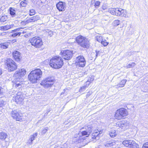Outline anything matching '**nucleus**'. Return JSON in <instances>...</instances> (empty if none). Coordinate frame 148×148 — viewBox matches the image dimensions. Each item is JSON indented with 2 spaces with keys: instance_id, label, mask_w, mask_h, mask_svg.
<instances>
[{
  "instance_id": "nucleus-25",
  "label": "nucleus",
  "mask_w": 148,
  "mask_h": 148,
  "mask_svg": "<svg viewBox=\"0 0 148 148\" xmlns=\"http://www.w3.org/2000/svg\"><path fill=\"white\" fill-rule=\"evenodd\" d=\"M8 136L7 133L4 132H1L0 133V139H1L5 140Z\"/></svg>"
},
{
  "instance_id": "nucleus-37",
  "label": "nucleus",
  "mask_w": 148,
  "mask_h": 148,
  "mask_svg": "<svg viewBox=\"0 0 148 148\" xmlns=\"http://www.w3.org/2000/svg\"><path fill=\"white\" fill-rule=\"evenodd\" d=\"M136 65V64L134 62H132L131 64H128L126 66V67L127 68H129L131 67H133L135 66Z\"/></svg>"
},
{
  "instance_id": "nucleus-42",
  "label": "nucleus",
  "mask_w": 148,
  "mask_h": 148,
  "mask_svg": "<svg viewBox=\"0 0 148 148\" xmlns=\"http://www.w3.org/2000/svg\"><path fill=\"white\" fill-rule=\"evenodd\" d=\"M88 87V86L87 85L83 86L81 87V88L79 89V91L80 92L84 91L86 89V88Z\"/></svg>"
},
{
  "instance_id": "nucleus-28",
  "label": "nucleus",
  "mask_w": 148,
  "mask_h": 148,
  "mask_svg": "<svg viewBox=\"0 0 148 148\" xmlns=\"http://www.w3.org/2000/svg\"><path fill=\"white\" fill-rule=\"evenodd\" d=\"M45 33L46 34L50 37H51L53 35V32L51 30L49 29H47L45 30Z\"/></svg>"
},
{
  "instance_id": "nucleus-56",
  "label": "nucleus",
  "mask_w": 148,
  "mask_h": 148,
  "mask_svg": "<svg viewBox=\"0 0 148 148\" xmlns=\"http://www.w3.org/2000/svg\"><path fill=\"white\" fill-rule=\"evenodd\" d=\"M95 2V0H92L91 2V4L92 5L93 3H94Z\"/></svg>"
},
{
  "instance_id": "nucleus-57",
  "label": "nucleus",
  "mask_w": 148,
  "mask_h": 148,
  "mask_svg": "<svg viewBox=\"0 0 148 148\" xmlns=\"http://www.w3.org/2000/svg\"><path fill=\"white\" fill-rule=\"evenodd\" d=\"M12 41L13 43H14L16 42V39L13 40Z\"/></svg>"
},
{
  "instance_id": "nucleus-8",
  "label": "nucleus",
  "mask_w": 148,
  "mask_h": 148,
  "mask_svg": "<svg viewBox=\"0 0 148 148\" xmlns=\"http://www.w3.org/2000/svg\"><path fill=\"white\" fill-rule=\"evenodd\" d=\"M62 57L64 59L66 60H69L72 58L73 55L72 51L69 50H63L61 52Z\"/></svg>"
},
{
  "instance_id": "nucleus-22",
  "label": "nucleus",
  "mask_w": 148,
  "mask_h": 148,
  "mask_svg": "<svg viewBox=\"0 0 148 148\" xmlns=\"http://www.w3.org/2000/svg\"><path fill=\"white\" fill-rule=\"evenodd\" d=\"M14 26V25L12 24L8 25H6L0 27V30H7L11 28Z\"/></svg>"
},
{
  "instance_id": "nucleus-7",
  "label": "nucleus",
  "mask_w": 148,
  "mask_h": 148,
  "mask_svg": "<svg viewBox=\"0 0 148 148\" xmlns=\"http://www.w3.org/2000/svg\"><path fill=\"white\" fill-rule=\"evenodd\" d=\"M13 81V87L18 89H20L23 84L22 81V79L21 77H16Z\"/></svg>"
},
{
  "instance_id": "nucleus-54",
  "label": "nucleus",
  "mask_w": 148,
  "mask_h": 148,
  "mask_svg": "<svg viewBox=\"0 0 148 148\" xmlns=\"http://www.w3.org/2000/svg\"><path fill=\"white\" fill-rule=\"evenodd\" d=\"M90 83V82L88 80V81L86 82V85H87V86H89V85Z\"/></svg>"
},
{
  "instance_id": "nucleus-39",
  "label": "nucleus",
  "mask_w": 148,
  "mask_h": 148,
  "mask_svg": "<svg viewBox=\"0 0 148 148\" xmlns=\"http://www.w3.org/2000/svg\"><path fill=\"white\" fill-rule=\"evenodd\" d=\"M100 2L98 1H96L94 5L95 7L96 8H98L100 5Z\"/></svg>"
},
{
  "instance_id": "nucleus-9",
  "label": "nucleus",
  "mask_w": 148,
  "mask_h": 148,
  "mask_svg": "<svg viewBox=\"0 0 148 148\" xmlns=\"http://www.w3.org/2000/svg\"><path fill=\"white\" fill-rule=\"evenodd\" d=\"M9 71H12L17 68V65L15 62L12 60L8 59L6 62Z\"/></svg>"
},
{
  "instance_id": "nucleus-1",
  "label": "nucleus",
  "mask_w": 148,
  "mask_h": 148,
  "mask_svg": "<svg viewBox=\"0 0 148 148\" xmlns=\"http://www.w3.org/2000/svg\"><path fill=\"white\" fill-rule=\"evenodd\" d=\"M42 72L39 69H37L31 71L28 75V78L30 82L32 83L37 82L41 77Z\"/></svg>"
},
{
  "instance_id": "nucleus-34",
  "label": "nucleus",
  "mask_w": 148,
  "mask_h": 148,
  "mask_svg": "<svg viewBox=\"0 0 148 148\" xmlns=\"http://www.w3.org/2000/svg\"><path fill=\"white\" fill-rule=\"evenodd\" d=\"M120 21L118 20H116L114 21L113 22V25L115 26L118 25L120 23Z\"/></svg>"
},
{
  "instance_id": "nucleus-48",
  "label": "nucleus",
  "mask_w": 148,
  "mask_h": 148,
  "mask_svg": "<svg viewBox=\"0 0 148 148\" xmlns=\"http://www.w3.org/2000/svg\"><path fill=\"white\" fill-rule=\"evenodd\" d=\"M102 8L103 10H105L107 8V6L106 4H103L102 6Z\"/></svg>"
},
{
  "instance_id": "nucleus-20",
  "label": "nucleus",
  "mask_w": 148,
  "mask_h": 148,
  "mask_svg": "<svg viewBox=\"0 0 148 148\" xmlns=\"http://www.w3.org/2000/svg\"><path fill=\"white\" fill-rule=\"evenodd\" d=\"M134 141L132 140H126L123 141L122 143L123 145L126 147H130L132 143Z\"/></svg>"
},
{
  "instance_id": "nucleus-2",
  "label": "nucleus",
  "mask_w": 148,
  "mask_h": 148,
  "mask_svg": "<svg viewBox=\"0 0 148 148\" xmlns=\"http://www.w3.org/2000/svg\"><path fill=\"white\" fill-rule=\"evenodd\" d=\"M63 64L62 58L59 56H55L53 57L50 60L49 65L54 69L60 68Z\"/></svg>"
},
{
  "instance_id": "nucleus-32",
  "label": "nucleus",
  "mask_w": 148,
  "mask_h": 148,
  "mask_svg": "<svg viewBox=\"0 0 148 148\" xmlns=\"http://www.w3.org/2000/svg\"><path fill=\"white\" fill-rule=\"evenodd\" d=\"M85 129L86 130L85 131L87 132L89 135L91 133L92 130V128L90 127H88V126L85 127Z\"/></svg>"
},
{
  "instance_id": "nucleus-18",
  "label": "nucleus",
  "mask_w": 148,
  "mask_h": 148,
  "mask_svg": "<svg viewBox=\"0 0 148 148\" xmlns=\"http://www.w3.org/2000/svg\"><path fill=\"white\" fill-rule=\"evenodd\" d=\"M37 134L38 133H36L33 135H31L30 136L29 139L27 142V143L29 145H32L33 143L32 142L33 140L35 139L36 138Z\"/></svg>"
},
{
  "instance_id": "nucleus-41",
  "label": "nucleus",
  "mask_w": 148,
  "mask_h": 148,
  "mask_svg": "<svg viewBox=\"0 0 148 148\" xmlns=\"http://www.w3.org/2000/svg\"><path fill=\"white\" fill-rule=\"evenodd\" d=\"M101 43L103 45L105 46H106L108 44V43L107 42L106 40L104 39H103Z\"/></svg>"
},
{
  "instance_id": "nucleus-36",
  "label": "nucleus",
  "mask_w": 148,
  "mask_h": 148,
  "mask_svg": "<svg viewBox=\"0 0 148 148\" xmlns=\"http://www.w3.org/2000/svg\"><path fill=\"white\" fill-rule=\"evenodd\" d=\"M96 38L98 41L101 42L103 39V37L100 35L97 36L96 37Z\"/></svg>"
},
{
  "instance_id": "nucleus-6",
  "label": "nucleus",
  "mask_w": 148,
  "mask_h": 148,
  "mask_svg": "<svg viewBox=\"0 0 148 148\" xmlns=\"http://www.w3.org/2000/svg\"><path fill=\"white\" fill-rule=\"evenodd\" d=\"M54 82V80L52 79L51 77H48L43 80L40 84L45 88H48L53 85Z\"/></svg>"
},
{
  "instance_id": "nucleus-46",
  "label": "nucleus",
  "mask_w": 148,
  "mask_h": 148,
  "mask_svg": "<svg viewBox=\"0 0 148 148\" xmlns=\"http://www.w3.org/2000/svg\"><path fill=\"white\" fill-rule=\"evenodd\" d=\"M96 51V54H95V59L98 56H100V54L101 53L99 51Z\"/></svg>"
},
{
  "instance_id": "nucleus-27",
  "label": "nucleus",
  "mask_w": 148,
  "mask_h": 148,
  "mask_svg": "<svg viewBox=\"0 0 148 148\" xmlns=\"http://www.w3.org/2000/svg\"><path fill=\"white\" fill-rule=\"evenodd\" d=\"M101 134L100 133L97 134V132H96L95 133H93L92 135V138L96 140L99 139V137L100 136Z\"/></svg>"
},
{
  "instance_id": "nucleus-17",
  "label": "nucleus",
  "mask_w": 148,
  "mask_h": 148,
  "mask_svg": "<svg viewBox=\"0 0 148 148\" xmlns=\"http://www.w3.org/2000/svg\"><path fill=\"white\" fill-rule=\"evenodd\" d=\"M15 102L17 103H19L22 102L23 100V95L20 94L18 93L14 98Z\"/></svg>"
},
{
  "instance_id": "nucleus-49",
  "label": "nucleus",
  "mask_w": 148,
  "mask_h": 148,
  "mask_svg": "<svg viewBox=\"0 0 148 148\" xmlns=\"http://www.w3.org/2000/svg\"><path fill=\"white\" fill-rule=\"evenodd\" d=\"M3 103L4 101L0 99V108L3 106Z\"/></svg>"
},
{
  "instance_id": "nucleus-16",
  "label": "nucleus",
  "mask_w": 148,
  "mask_h": 148,
  "mask_svg": "<svg viewBox=\"0 0 148 148\" xmlns=\"http://www.w3.org/2000/svg\"><path fill=\"white\" fill-rule=\"evenodd\" d=\"M39 19V17L38 16H35L32 17L30 18H28L25 21V24L29 23L35 22L37 21Z\"/></svg>"
},
{
  "instance_id": "nucleus-11",
  "label": "nucleus",
  "mask_w": 148,
  "mask_h": 148,
  "mask_svg": "<svg viewBox=\"0 0 148 148\" xmlns=\"http://www.w3.org/2000/svg\"><path fill=\"white\" fill-rule=\"evenodd\" d=\"M12 117L17 121H20L22 119V114L19 111L14 110L12 111L11 113Z\"/></svg>"
},
{
  "instance_id": "nucleus-31",
  "label": "nucleus",
  "mask_w": 148,
  "mask_h": 148,
  "mask_svg": "<svg viewBox=\"0 0 148 148\" xmlns=\"http://www.w3.org/2000/svg\"><path fill=\"white\" fill-rule=\"evenodd\" d=\"M37 5L39 7L42 8L45 5V3L41 1H38L36 3Z\"/></svg>"
},
{
  "instance_id": "nucleus-44",
  "label": "nucleus",
  "mask_w": 148,
  "mask_h": 148,
  "mask_svg": "<svg viewBox=\"0 0 148 148\" xmlns=\"http://www.w3.org/2000/svg\"><path fill=\"white\" fill-rule=\"evenodd\" d=\"M81 133L82 136H83L89 135L87 133V132H86L85 130L82 131L81 132Z\"/></svg>"
},
{
  "instance_id": "nucleus-26",
  "label": "nucleus",
  "mask_w": 148,
  "mask_h": 148,
  "mask_svg": "<svg viewBox=\"0 0 148 148\" xmlns=\"http://www.w3.org/2000/svg\"><path fill=\"white\" fill-rule=\"evenodd\" d=\"M109 134L111 137H114L116 135L117 133L115 130H112L110 131Z\"/></svg>"
},
{
  "instance_id": "nucleus-14",
  "label": "nucleus",
  "mask_w": 148,
  "mask_h": 148,
  "mask_svg": "<svg viewBox=\"0 0 148 148\" xmlns=\"http://www.w3.org/2000/svg\"><path fill=\"white\" fill-rule=\"evenodd\" d=\"M13 56L15 60L17 61H19L21 59L22 57L21 53L17 51H14L13 53Z\"/></svg>"
},
{
  "instance_id": "nucleus-55",
  "label": "nucleus",
  "mask_w": 148,
  "mask_h": 148,
  "mask_svg": "<svg viewBox=\"0 0 148 148\" xmlns=\"http://www.w3.org/2000/svg\"><path fill=\"white\" fill-rule=\"evenodd\" d=\"M2 71L0 67V76L2 74Z\"/></svg>"
},
{
  "instance_id": "nucleus-29",
  "label": "nucleus",
  "mask_w": 148,
  "mask_h": 148,
  "mask_svg": "<svg viewBox=\"0 0 148 148\" xmlns=\"http://www.w3.org/2000/svg\"><path fill=\"white\" fill-rule=\"evenodd\" d=\"M115 10L116 9L111 8L108 9V12L112 14L116 15V14Z\"/></svg>"
},
{
  "instance_id": "nucleus-51",
  "label": "nucleus",
  "mask_w": 148,
  "mask_h": 148,
  "mask_svg": "<svg viewBox=\"0 0 148 148\" xmlns=\"http://www.w3.org/2000/svg\"><path fill=\"white\" fill-rule=\"evenodd\" d=\"M54 147V148H66L64 147H61L59 146H58L56 145H55Z\"/></svg>"
},
{
  "instance_id": "nucleus-47",
  "label": "nucleus",
  "mask_w": 148,
  "mask_h": 148,
  "mask_svg": "<svg viewBox=\"0 0 148 148\" xmlns=\"http://www.w3.org/2000/svg\"><path fill=\"white\" fill-rule=\"evenodd\" d=\"M142 148H148V143H145L143 146Z\"/></svg>"
},
{
  "instance_id": "nucleus-45",
  "label": "nucleus",
  "mask_w": 148,
  "mask_h": 148,
  "mask_svg": "<svg viewBox=\"0 0 148 148\" xmlns=\"http://www.w3.org/2000/svg\"><path fill=\"white\" fill-rule=\"evenodd\" d=\"M35 13V11L34 10H30V16L34 15Z\"/></svg>"
},
{
  "instance_id": "nucleus-10",
  "label": "nucleus",
  "mask_w": 148,
  "mask_h": 148,
  "mask_svg": "<svg viewBox=\"0 0 148 148\" xmlns=\"http://www.w3.org/2000/svg\"><path fill=\"white\" fill-rule=\"evenodd\" d=\"M86 64V61L83 56H79L76 57V64L77 66L81 67H84Z\"/></svg>"
},
{
  "instance_id": "nucleus-15",
  "label": "nucleus",
  "mask_w": 148,
  "mask_h": 148,
  "mask_svg": "<svg viewBox=\"0 0 148 148\" xmlns=\"http://www.w3.org/2000/svg\"><path fill=\"white\" fill-rule=\"evenodd\" d=\"M65 3L60 1L56 4V7L59 11H63L65 10Z\"/></svg>"
},
{
  "instance_id": "nucleus-19",
  "label": "nucleus",
  "mask_w": 148,
  "mask_h": 148,
  "mask_svg": "<svg viewBox=\"0 0 148 148\" xmlns=\"http://www.w3.org/2000/svg\"><path fill=\"white\" fill-rule=\"evenodd\" d=\"M127 80L125 79L122 80L117 85L115 86V87L118 89L119 88L123 87L127 82Z\"/></svg>"
},
{
  "instance_id": "nucleus-58",
  "label": "nucleus",
  "mask_w": 148,
  "mask_h": 148,
  "mask_svg": "<svg viewBox=\"0 0 148 148\" xmlns=\"http://www.w3.org/2000/svg\"><path fill=\"white\" fill-rule=\"evenodd\" d=\"M20 28H17V29H16V31L17 32L18 31H19L20 30Z\"/></svg>"
},
{
  "instance_id": "nucleus-12",
  "label": "nucleus",
  "mask_w": 148,
  "mask_h": 148,
  "mask_svg": "<svg viewBox=\"0 0 148 148\" xmlns=\"http://www.w3.org/2000/svg\"><path fill=\"white\" fill-rule=\"evenodd\" d=\"M26 73V71L24 69H19L16 71L14 75L16 77H21L23 76Z\"/></svg>"
},
{
  "instance_id": "nucleus-3",
  "label": "nucleus",
  "mask_w": 148,
  "mask_h": 148,
  "mask_svg": "<svg viewBox=\"0 0 148 148\" xmlns=\"http://www.w3.org/2000/svg\"><path fill=\"white\" fill-rule=\"evenodd\" d=\"M77 42L81 47L88 49L90 46V42L88 39L82 36H77L76 39Z\"/></svg>"
},
{
  "instance_id": "nucleus-60",
  "label": "nucleus",
  "mask_w": 148,
  "mask_h": 148,
  "mask_svg": "<svg viewBox=\"0 0 148 148\" xmlns=\"http://www.w3.org/2000/svg\"><path fill=\"white\" fill-rule=\"evenodd\" d=\"M25 33V32L24 31H23V32H22V33L23 34H24Z\"/></svg>"
},
{
  "instance_id": "nucleus-21",
  "label": "nucleus",
  "mask_w": 148,
  "mask_h": 148,
  "mask_svg": "<svg viewBox=\"0 0 148 148\" xmlns=\"http://www.w3.org/2000/svg\"><path fill=\"white\" fill-rule=\"evenodd\" d=\"M116 143L114 140H111L107 142L106 143L104 144L105 146L106 147H112L115 145Z\"/></svg>"
},
{
  "instance_id": "nucleus-5",
  "label": "nucleus",
  "mask_w": 148,
  "mask_h": 148,
  "mask_svg": "<svg viewBox=\"0 0 148 148\" xmlns=\"http://www.w3.org/2000/svg\"><path fill=\"white\" fill-rule=\"evenodd\" d=\"M128 114V112L126 109L121 108L116 110L114 117L116 119L119 120L124 118Z\"/></svg>"
},
{
  "instance_id": "nucleus-4",
  "label": "nucleus",
  "mask_w": 148,
  "mask_h": 148,
  "mask_svg": "<svg viewBox=\"0 0 148 148\" xmlns=\"http://www.w3.org/2000/svg\"><path fill=\"white\" fill-rule=\"evenodd\" d=\"M29 41L32 46L36 48L40 47L43 45L42 38L38 36L30 38Z\"/></svg>"
},
{
  "instance_id": "nucleus-13",
  "label": "nucleus",
  "mask_w": 148,
  "mask_h": 148,
  "mask_svg": "<svg viewBox=\"0 0 148 148\" xmlns=\"http://www.w3.org/2000/svg\"><path fill=\"white\" fill-rule=\"evenodd\" d=\"M129 123L127 121H122L118 124V126L123 130L127 129L129 126Z\"/></svg>"
},
{
  "instance_id": "nucleus-62",
  "label": "nucleus",
  "mask_w": 148,
  "mask_h": 148,
  "mask_svg": "<svg viewBox=\"0 0 148 148\" xmlns=\"http://www.w3.org/2000/svg\"><path fill=\"white\" fill-rule=\"evenodd\" d=\"M3 34V33H1V35H3V34Z\"/></svg>"
},
{
  "instance_id": "nucleus-59",
  "label": "nucleus",
  "mask_w": 148,
  "mask_h": 148,
  "mask_svg": "<svg viewBox=\"0 0 148 148\" xmlns=\"http://www.w3.org/2000/svg\"><path fill=\"white\" fill-rule=\"evenodd\" d=\"M16 32V29H15L14 30H12V32Z\"/></svg>"
},
{
  "instance_id": "nucleus-38",
  "label": "nucleus",
  "mask_w": 148,
  "mask_h": 148,
  "mask_svg": "<svg viewBox=\"0 0 148 148\" xmlns=\"http://www.w3.org/2000/svg\"><path fill=\"white\" fill-rule=\"evenodd\" d=\"M121 11L120 8H116V15L117 16H121Z\"/></svg>"
},
{
  "instance_id": "nucleus-35",
  "label": "nucleus",
  "mask_w": 148,
  "mask_h": 148,
  "mask_svg": "<svg viewBox=\"0 0 148 148\" xmlns=\"http://www.w3.org/2000/svg\"><path fill=\"white\" fill-rule=\"evenodd\" d=\"M27 0H24L21 2L20 5L21 6L25 7L27 4Z\"/></svg>"
},
{
  "instance_id": "nucleus-50",
  "label": "nucleus",
  "mask_w": 148,
  "mask_h": 148,
  "mask_svg": "<svg viewBox=\"0 0 148 148\" xmlns=\"http://www.w3.org/2000/svg\"><path fill=\"white\" fill-rule=\"evenodd\" d=\"M92 92L90 91L88 92L86 95V98H87L88 97H89L92 94Z\"/></svg>"
},
{
  "instance_id": "nucleus-33",
  "label": "nucleus",
  "mask_w": 148,
  "mask_h": 148,
  "mask_svg": "<svg viewBox=\"0 0 148 148\" xmlns=\"http://www.w3.org/2000/svg\"><path fill=\"white\" fill-rule=\"evenodd\" d=\"M7 16L6 15L2 16L0 18V21L2 22H4L7 20Z\"/></svg>"
},
{
  "instance_id": "nucleus-24",
  "label": "nucleus",
  "mask_w": 148,
  "mask_h": 148,
  "mask_svg": "<svg viewBox=\"0 0 148 148\" xmlns=\"http://www.w3.org/2000/svg\"><path fill=\"white\" fill-rule=\"evenodd\" d=\"M9 44L10 43L9 42H5L1 44L0 46L3 49H6L8 47Z\"/></svg>"
},
{
  "instance_id": "nucleus-52",
  "label": "nucleus",
  "mask_w": 148,
  "mask_h": 148,
  "mask_svg": "<svg viewBox=\"0 0 148 148\" xmlns=\"http://www.w3.org/2000/svg\"><path fill=\"white\" fill-rule=\"evenodd\" d=\"M94 80V78H90L88 79V80L89 82H92Z\"/></svg>"
},
{
  "instance_id": "nucleus-43",
  "label": "nucleus",
  "mask_w": 148,
  "mask_h": 148,
  "mask_svg": "<svg viewBox=\"0 0 148 148\" xmlns=\"http://www.w3.org/2000/svg\"><path fill=\"white\" fill-rule=\"evenodd\" d=\"M48 127H45L42 131L41 132L42 134H45L48 130Z\"/></svg>"
},
{
  "instance_id": "nucleus-23",
  "label": "nucleus",
  "mask_w": 148,
  "mask_h": 148,
  "mask_svg": "<svg viewBox=\"0 0 148 148\" xmlns=\"http://www.w3.org/2000/svg\"><path fill=\"white\" fill-rule=\"evenodd\" d=\"M9 11L10 14L13 17L16 15V11L15 8H13L10 7L9 8Z\"/></svg>"
},
{
  "instance_id": "nucleus-40",
  "label": "nucleus",
  "mask_w": 148,
  "mask_h": 148,
  "mask_svg": "<svg viewBox=\"0 0 148 148\" xmlns=\"http://www.w3.org/2000/svg\"><path fill=\"white\" fill-rule=\"evenodd\" d=\"M21 34V32H16L13 34H12L11 35V36L13 37H15L17 36H19Z\"/></svg>"
},
{
  "instance_id": "nucleus-53",
  "label": "nucleus",
  "mask_w": 148,
  "mask_h": 148,
  "mask_svg": "<svg viewBox=\"0 0 148 148\" xmlns=\"http://www.w3.org/2000/svg\"><path fill=\"white\" fill-rule=\"evenodd\" d=\"M120 10H121V16L122 15V14L124 12V10L122 9L121 8H120Z\"/></svg>"
},
{
  "instance_id": "nucleus-61",
  "label": "nucleus",
  "mask_w": 148,
  "mask_h": 148,
  "mask_svg": "<svg viewBox=\"0 0 148 148\" xmlns=\"http://www.w3.org/2000/svg\"><path fill=\"white\" fill-rule=\"evenodd\" d=\"M84 129V128H82V130H83V129Z\"/></svg>"
},
{
  "instance_id": "nucleus-30",
  "label": "nucleus",
  "mask_w": 148,
  "mask_h": 148,
  "mask_svg": "<svg viewBox=\"0 0 148 148\" xmlns=\"http://www.w3.org/2000/svg\"><path fill=\"white\" fill-rule=\"evenodd\" d=\"M130 148H138V145L134 141L130 146Z\"/></svg>"
}]
</instances>
